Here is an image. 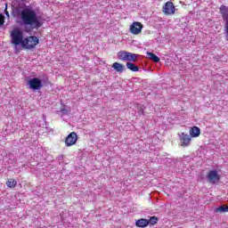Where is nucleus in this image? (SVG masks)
<instances>
[{
	"label": "nucleus",
	"instance_id": "f257e3e1",
	"mask_svg": "<svg viewBox=\"0 0 228 228\" xmlns=\"http://www.w3.org/2000/svg\"><path fill=\"white\" fill-rule=\"evenodd\" d=\"M20 20L23 26L26 28H30V29H37V28H42V23L38 20L37 17V12L31 8H24L20 14Z\"/></svg>",
	"mask_w": 228,
	"mask_h": 228
},
{
	"label": "nucleus",
	"instance_id": "f03ea898",
	"mask_svg": "<svg viewBox=\"0 0 228 228\" xmlns=\"http://www.w3.org/2000/svg\"><path fill=\"white\" fill-rule=\"evenodd\" d=\"M11 42L13 45H22L24 43V32L20 28L10 31Z\"/></svg>",
	"mask_w": 228,
	"mask_h": 228
},
{
	"label": "nucleus",
	"instance_id": "7ed1b4c3",
	"mask_svg": "<svg viewBox=\"0 0 228 228\" xmlns=\"http://www.w3.org/2000/svg\"><path fill=\"white\" fill-rule=\"evenodd\" d=\"M118 60H121V61L134 62L136 60H138V54L130 52L120 51L118 53Z\"/></svg>",
	"mask_w": 228,
	"mask_h": 228
},
{
	"label": "nucleus",
	"instance_id": "20e7f679",
	"mask_svg": "<svg viewBox=\"0 0 228 228\" xmlns=\"http://www.w3.org/2000/svg\"><path fill=\"white\" fill-rule=\"evenodd\" d=\"M38 42H39L38 37L35 36H30L24 38L21 46L24 47L25 49H35V47L38 45Z\"/></svg>",
	"mask_w": 228,
	"mask_h": 228
},
{
	"label": "nucleus",
	"instance_id": "39448f33",
	"mask_svg": "<svg viewBox=\"0 0 228 228\" xmlns=\"http://www.w3.org/2000/svg\"><path fill=\"white\" fill-rule=\"evenodd\" d=\"M77 142V134L76 132H71L65 139V146L72 147V145H76Z\"/></svg>",
	"mask_w": 228,
	"mask_h": 228
},
{
	"label": "nucleus",
	"instance_id": "423d86ee",
	"mask_svg": "<svg viewBox=\"0 0 228 228\" xmlns=\"http://www.w3.org/2000/svg\"><path fill=\"white\" fill-rule=\"evenodd\" d=\"M162 12L164 15H174V13H175V6L174 5V3L167 2L162 7Z\"/></svg>",
	"mask_w": 228,
	"mask_h": 228
},
{
	"label": "nucleus",
	"instance_id": "0eeeda50",
	"mask_svg": "<svg viewBox=\"0 0 228 228\" xmlns=\"http://www.w3.org/2000/svg\"><path fill=\"white\" fill-rule=\"evenodd\" d=\"M207 177L211 184H216L220 181V175L216 170H211L208 173Z\"/></svg>",
	"mask_w": 228,
	"mask_h": 228
},
{
	"label": "nucleus",
	"instance_id": "6e6552de",
	"mask_svg": "<svg viewBox=\"0 0 228 228\" xmlns=\"http://www.w3.org/2000/svg\"><path fill=\"white\" fill-rule=\"evenodd\" d=\"M142 29H143V25L139 21H134L130 26V33H132V35H140Z\"/></svg>",
	"mask_w": 228,
	"mask_h": 228
},
{
	"label": "nucleus",
	"instance_id": "1a4fd4ad",
	"mask_svg": "<svg viewBox=\"0 0 228 228\" xmlns=\"http://www.w3.org/2000/svg\"><path fill=\"white\" fill-rule=\"evenodd\" d=\"M28 85L31 90H40V88H42V80L37 77L30 78Z\"/></svg>",
	"mask_w": 228,
	"mask_h": 228
},
{
	"label": "nucleus",
	"instance_id": "9d476101",
	"mask_svg": "<svg viewBox=\"0 0 228 228\" xmlns=\"http://www.w3.org/2000/svg\"><path fill=\"white\" fill-rule=\"evenodd\" d=\"M180 142L182 147H190V143H191V136L188 134L182 133L180 135Z\"/></svg>",
	"mask_w": 228,
	"mask_h": 228
},
{
	"label": "nucleus",
	"instance_id": "9b49d317",
	"mask_svg": "<svg viewBox=\"0 0 228 228\" xmlns=\"http://www.w3.org/2000/svg\"><path fill=\"white\" fill-rule=\"evenodd\" d=\"M190 134L191 138H199L200 136V128L199 126H193L190 129Z\"/></svg>",
	"mask_w": 228,
	"mask_h": 228
},
{
	"label": "nucleus",
	"instance_id": "f8f14e48",
	"mask_svg": "<svg viewBox=\"0 0 228 228\" xmlns=\"http://www.w3.org/2000/svg\"><path fill=\"white\" fill-rule=\"evenodd\" d=\"M112 69H114V70L116 72H124L126 70V66H124V64H121L119 62H114L112 64Z\"/></svg>",
	"mask_w": 228,
	"mask_h": 228
},
{
	"label": "nucleus",
	"instance_id": "ddd939ff",
	"mask_svg": "<svg viewBox=\"0 0 228 228\" xmlns=\"http://www.w3.org/2000/svg\"><path fill=\"white\" fill-rule=\"evenodd\" d=\"M135 225H136V227H141V228L147 227L149 225V220L144 219V218L138 219L135 222Z\"/></svg>",
	"mask_w": 228,
	"mask_h": 228
},
{
	"label": "nucleus",
	"instance_id": "4468645a",
	"mask_svg": "<svg viewBox=\"0 0 228 228\" xmlns=\"http://www.w3.org/2000/svg\"><path fill=\"white\" fill-rule=\"evenodd\" d=\"M126 68L132 72H138L140 70V68L133 62H126Z\"/></svg>",
	"mask_w": 228,
	"mask_h": 228
},
{
	"label": "nucleus",
	"instance_id": "2eb2a0df",
	"mask_svg": "<svg viewBox=\"0 0 228 228\" xmlns=\"http://www.w3.org/2000/svg\"><path fill=\"white\" fill-rule=\"evenodd\" d=\"M5 184L7 188H15L17 186V182L13 178H9L7 179Z\"/></svg>",
	"mask_w": 228,
	"mask_h": 228
},
{
	"label": "nucleus",
	"instance_id": "dca6fc26",
	"mask_svg": "<svg viewBox=\"0 0 228 228\" xmlns=\"http://www.w3.org/2000/svg\"><path fill=\"white\" fill-rule=\"evenodd\" d=\"M215 213H228V206L222 205V206L215 208Z\"/></svg>",
	"mask_w": 228,
	"mask_h": 228
},
{
	"label": "nucleus",
	"instance_id": "f3484780",
	"mask_svg": "<svg viewBox=\"0 0 228 228\" xmlns=\"http://www.w3.org/2000/svg\"><path fill=\"white\" fill-rule=\"evenodd\" d=\"M147 56H149L150 60H151L155 63H158L159 61V57L152 53H147Z\"/></svg>",
	"mask_w": 228,
	"mask_h": 228
},
{
	"label": "nucleus",
	"instance_id": "a211bd4d",
	"mask_svg": "<svg viewBox=\"0 0 228 228\" xmlns=\"http://www.w3.org/2000/svg\"><path fill=\"white\" fill-rule=\"evenodd\" d=\"M159 220V219L156 216L150 217V219L148 220L149 225H156V224H158Z\"/></svg>",
	"mask_w": 228,
	"mask_h": 228
},
{
	"label": "nucleus",
	"instance_id": "6ab92c4d",
	"mask_svg": "<svg viewBox=\"0 0 228 228\" xmlns=\"http://www.w3.org/2000/svg\"><path fill=\"white\" fill-rule=\"evenodd\" d=\"M4 24V15L0 14V26H3Z\"/></svg>",
	"mask_w": 228,
	"mask_h": 228
},
{
	"label": "nucleus",
	"instance_id": "aec40b11",
	"mask_svg": "<svg viewBox=\"0 0 228 228\" xmlns=\"http://www.w3.org/2000/svg\"><path fill=\"white\" fill-rule=\"evenodd\" d=\"M61 113H68L67 109L65 108V104H62L61 107Z\"/></svg>",
	"mask_w": 228,
	"mask_h": 228
},
{
	"label": "nucleus",
	"instance_id": "412c9836",
	"mask_svg": "<svg viewBox=\"0 0 228 228\" xmlns=\"http://www.w3.org/2000/svg\"><path fill=\"white\" fill-rule=\"evenodd\" d=\"M5 14L8 15V12H6Z\"/></svg>",
	"mask_w": 228,
	"mask_h": 228
}]
</instances>
